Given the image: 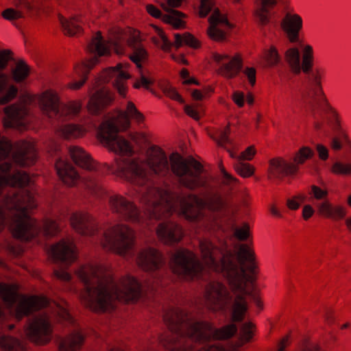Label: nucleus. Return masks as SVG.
<instances>
[{"instance_id": "6ab92c4d", "label": "nucleus", "mask_w": 351, "mask_h": 351, "mask_svg": "<svg viewBox=\"0 0 351 351\" xmlns=\"http://www.w3.org/2000/svg\"><path fill=\"white\" fill-rule=\"evenodd\" d=\"M165 3H162V7L168 14H163L159 9L155 7V19H160L163 22L171 25L174 29L185 27L184 19L186 15L183 12L173 10V8L181 6L184 0H164Z\"/></svg>"}, {"instance_id": "0e129e2a", "label": "nucleus", "mask_w": 351, "mask_h": 351, "mask_svg": "<svg viewBox=\"0 0 351 351\" xmlns=\"http://www.w3.org/2000/svg\"><path fill=\"white\" fill-rule=\"evenodd\" d=\"M167 202L169 206V208L170 210L174 209L173 204L171 202V199L172 198L171 195L167 192Z\"/></svg>"}, {"instance_id": "13d9d810", "label": "nucleus", "mask_w": 351, "mask_h": 351, "mask_svg": "<svg viewBox=\"0 0 351 351\" xmlns=\"http://www.w3.org/2000/svg\"><path fill=\"white\" fill-rule=\"evenodd\" d=\"M192 97L194 99L199 101L204 98V95L198 90H193L192 92Z\"/></svg>"}, {"instance_id": "6e6d98bb", "label": "nucleus", "mask_w": 351, "mask_h": 351, "mask_svg": "<svg viewBox=\"0 0 351 351\" xmlns=\"http://www.w3.org/2000/svg\"><path fill=\"white\" fill-rule=\"evenodd\" d=\"M278 73L282 81L289 82L291 80L292 75L289 71L280 70Z\"/></svg>"}, {"instance_id": "58836bf2", "label": "nucleus", "mask_w": 351, "mask_h": 351, "mask_svg": "<svg viewBox=\"0 0 351 351\" xmlns=\"http://www.w3.org/2000/svg\"><path fill=\"white\" fill-rule=\"evenodd\" d=\"M236 171L242 177L247 178L253 175L254 169L252 166L243 161L238 160L234 165Z\"/></svg>"}, {"instance_id": "79ce46f5", "label": "nucleus", "mask_w": 351, "mask_h": 351, "mask_svg": "<svg viewBox=\"0 0 351 351\" xmlns=\"http://www.w3.org/2000/svg\"><path fill=\"white\" fill-rule=\"evenodd\" d=\"M230 128L227 127L224 130L220 131L218 134V136H212L213 140L216 141L217 145L221 147L226 148V145L230 144L231 141L229 138Z\"/></svg>"}, {"instance_id": "6e6552de", "label": "nucleus", "mask_w": 351, "mask_h": 351, "mask_svg": "<svg viewBox=\"0 0 351 351\" xmlns=\"http://www.w3.org/2000/svg\"><path fill=\"white\" fill-rule=\"evenodd\" d=\"M126 46L133 51L130 55V60L141 69L147 54L141 45L140 32L138 30L131 28L126 30L115 29L110 32L108 40L103 38L99 32H97L87 46V50L93 57L75 66L74 73L77 76L81 77V79L69 83L67 88L74 90L81 88L86 82L90 71L99 63V58L109 56L112 48L116 53L123 54Z\"/></svg>"}, {"instance_id": "864d4df0", "label": "nucleus", "mask_w": 351, "mask_h": 351, "mask_svg": "<svg viewBox=\"0 0 351 351\" xmlns=\"http://www.w3.org/2000/svg\"><path fill=\"white\" fill-rule=\"evenodd\" d=\"M181 77L184 80L183 83L184 84H197L196 80L193 78H191L189 77V73L187 70L183 69L181 71Z\"/></svg>"}, {"instance_id": "5fc2aeb1", "label": "nucleus", "mask_w": 351, "mask_h": 351, "mask_svg": "<svg viewBox=\"0 0 351 351\" xmlns=\"http://www.w3.org/2000/svg\"><path fill=\"white\" fill-rule=\"evenodd\" d=\"M233 100L239 107H242L245 101L244 95L237 91L233 94Z\"/></svg>"}, {"instance_id": "c85d7f7f", "label": "nucleus", "mask_w": 351, "mask_h": 351, "mask_svg": "<svg viewBox=\"0 0 351 351\" xmlns=\"http://www.w3.org/2000/svg\"><path fill=\"white\" fill-rule=\"evenodd\" d=\"M84 340L85 336L81 331H73L60 341L59 351H80Z\"/></svg>"}, {"instance_id": "bf43d9fd", "label": "nucleus", "mask_w": 351, "mask_h": 351, "mask_svg": "<svg viewBox=\"0 0 351 351\" xmlns=\"http://www.w3.org/2000/svg\"><path fill=\"white\" fill-rule=\"evenodd\" d=\"M154 191H155V209H156L157 206L159 204V203L158 202V200L156 199V196L158 195H160V189L158 188H157L155 186ZM156 219H157V213H156V210H155V221Z\"/></svg>"}, {"instance_id": "f257e3e1", "label": "nucleus", "mask_w": 351, "mask_h": 351, "mask_svg": "<svg viewBox=\"0 0 351 351\" xmlns=\"http://www.w3.org/2000/svg\"><path fill=\"white\" fill-rule=\"evenodd\" d=\"M202 260L192 252L180 249L172 253L170 267L179 277L189 280H200L204 287V300L207 307L219 312L232 322L243 321L248 306L245 299L252 296L247 283L253 278L247 270L253 273L254 254L247 245H236L233 252L224 240L219 246L207 239L199 241Z\"/></svg>"}, {"instance_id": "37998d69", "label": "nucleus", "mask_w": 351, "mask_h": 351, "mask_svg": "<svg viewBox=\"0 0 351 351\" xmlns=\"http://www.w3.org/2000/svg\"><path fill=\"white\" fill-rule=\"evenodd\" d=\"M164 92L171 99L178 101L180 104L184 103V100L175 88L167 86L165 88Z\"/></svg>"}, {"instance_id": "a878e982", "label": "nucleus", "mask_w": 351, "mask_h": 351, "mask_svg": "<svg viewBox=\"0 0 351 351\" xmlns=\"http://www.w3.org/2000/svg\"><path fill=\"white\" fill-rule=\"evenodd\" d=\"M283 31L287 34L291 43L299 39V32L302 28V19L298 14L287 12L280 23Z\"/></svg>"}, {"instance_id": "7c9ffc66", "label": "nucleus", "mask_w": 351, "mask_h": 351, "mask_svg": "<svg viewBox=\"0 0 351 351\" xmlns=\"http://www.w3.org/2000/svg\"><path fill=\"white\" fill-rule=\"evenodd\" d=\"M136 262L144 271H152L154 268V249L152 247L142 249L138 255Z\"/></svg>"}, {"instance_id": "cd10ccee", "label": "nucleus", "mask_w": 351, "mask_h": 351, "mask_svg": "<svg viewBox=\"0 0 351 351\" xmlns=\"http://www.w3.org/2000/svg\"><path fill=\"white\" fill-rule=\"evenodd\" d=\"M277 4V0H255L256 9L254 15L260 26L267 25L271 20V9Z\"/></svg>"}, {"instance_id": "412c9836", "label": "nucleus", "mask_w": 351, "mask_h": 351, "mask_svg": "<svg viewBox=\"0 0 351 351\" xmlns=\"http://www.w3.org/2000/svg\"><path fill=\"white\" fill-rule=\"evenodd\" d=\"M70 221L73 228L79 234L92 236L98 231V224L95 219L88 213L77 211L73 213Z\"/></svg>"}, {"instance_id": "dca6fc26", "label": "nucleus", "mask_w": 351, "mask_h": 351, "mask_svg": "<svg viewBox=\"0 0 351 351\" xmlns=\"http://www.w3.org/2000/svg\"><path fill=\"white\" fill-rule=\"evenodd\" d=\"M314 152L311 149L308 147H302L294 157L295 164L288 162L280 158L271 160L269 169V179L281 180L287 176L296 173L298 170V165L303 164L306 160L311 158Z\"/></svg>"}, {"instance_id": "338daca9", "label": "nucleus", "mask_w": 351, "mask_h": 351, "mask_svg": "<svg viewBox=\"0 0 351 351\" xmlns=\"http://www.w3.org/2000/svg\"><path fill=\"white\" fill-rule=\"evenodd\" d=\"M147 11L150 14V16H154V5H148L147 6Z\"/></svg>"}, {"instance_id": "2f4dec72", "label": "nucleus", "mask_w": 351, "mask_h": 351, "mask_svg": "<svg viewBox=\"0 0 351 351\" xmlns=\"http://www.w3.org/2000/svg\"><path fill=\"white\" fill-rule=\"evenodd\" d=\"M227 228L233 234V236L239 241H246L250 236V227L248 224L245 223L241 227H239L232 217L228 219Z\"/></svg>"}, {"instance_id": "4468645a", "label": "nucleus", "mask_w": 351, "mask_h": 351, "mask_svg": "<svg viewBox=\"0 0 351 351\" xmlns=\"http://www.w3.org/2000/svg\"><path fill=\"white\" fill-rule=\"evenodd\" d=\"M309 201L313 204L319 215L333 220H340L346 215V208L339 204L334 205L328 199V190L322 183V186L313 184L308 192Z\"/></svg>"}, {"instance_id": "473e14b6", "label": "nucleus", "mask_w": 351, "mask_h": 351, "mask_svg": "<svg viewBox=\"0 0 351 351\" xmlns=\"http://www.w3.org/2000/svg\"><path fill=\"white\" fill-rule=\"evenodd\" d=\"M59 132L64 138L71 139L82 136L86 131L81 125L66 124L60 128Z\"/></svg>"}, {"instance_id": "e433bc0d", "label": "nucleus", "mask_w": 351, "mask_h": 351, "mask_svg": "<svg viewBox=\"0 0 351 351\" xmlns=\"http://www.w3.org/2000/svg\"><path fill=\"white\" fill-rule=\"evenodd\" d=\"M264 57L269 66H274L280 62V56L274 46H271L269 49L265 50Z\"/></svg>"}, {"instance_id": "0eeeda50", "label": "nucleus", "mask_w": 351, "mask_h": 351, "mask_svg": "<svg viewBox=\"0 0 351 351\" xmlns=\"http://www.w3.org/2000/svg\"><path fill=\"white\" fill-rule=\"evenodd\" d=\"M77 275L84 286L80 293L81 301L95 312L111 311L117 301L136 302L141 295L140 285L136 278L125 276L117 282L102 265H83L77 271Z\"/></svg>"}, {"instance_id": "4be33fe9", "label": "nucleus", "mask_w": 351, "mask_h": 351, "mask_svg": "<svg viewBox=\"0 0 351 351\" xmlns=\"http://www.w3.org/2000/svg\"><path fill=\"white\" fill-rule=\"evenodd\" d=\"M213 58L219 66L220 73L228 78H233L242 69V60L239 55L230 56L215 53Z\"/></svg>"}, {"instance_id": "9b49d317", "label": "nucleus", "mask_w": 351, "mask_h": 351, "mask_svg": "<svg viewBox=\"0 0 351 351\" xmlns=\"http://www.w3.org/2000/svg\"><path fill=\"white\" fill-rule=\"evenodd\" d=\"M69 153L75 165L90 171H93L85 178L86 189L95 197H103L106 193V189L102 184L101 177L98 173L99 167L96 162L82 147L78 146L70 147Z\"/></svg>"}, {"instance_id": "774afa93", "label": "nucleus", "mask_w": 351, "mask_h": 351, "mask_svg": "<svg viewBox=\"0 0 351 351\" xmlns=\"http://www.w3.org/2000/svg\"><path fill=\"white\" fill-rule=\"evenodd\" d=\"M346 224L349 231L351 232V217L346 219Z\"/></svg>"}, {"instance_id": "4d7b16f0", "label": "nucleus", "mask_w": 351, "mask_h": 351, "mask_svg": "<svg viewBox=\"0 0 351 351\" xmlns=\"http://www.w3.org/2000/svg\"><path fill=\"white\" fill-rule=\"evenodd\" d=\"M149 80L145 77V76H142L141 77V81L140 82H136L134 84V87L136 88H140L141 86H145V87H147V86L149 85Z\"/></svg>"}, {"instance_id": "8fccbe9b", "label": "nucleus", "mask_w": 351, "mask_h": 351, "mask_svg": "<svg viewBox=\"0 0 351 351\" xmlns=\"http://www.w3.org/2000/svg\"><path fill=\"white\" fill-rule=\"evenodd\" d=\"M316 150L317 152L319 158L322 160H326L328 158V149L323 145L317 144L316 145Z\"/></svg>"}, {"instance_id": "5701e85b", "label": "nucleus", "mask_w": 351, "mask_h": 351, "mask_svg": "<svg viewBox=\"0 0 351 351\" xmlns=\"http://www.w3.org/2000/svg\"><path fill=\"white\" fill-rule=\"evenodd\" d=\"M49 304L45 297L32 295L23 296L15 308V316L18 320L27 316L33 311L47 307Z\"/></svg>"}, {"instance_id": "1a4fd4ad", "label": "nucleus", "mask_w": 351, "mask_h": 351, "mask_svg": "<svg viewBox=\"0 0 351 351\" xmlns=\"http://www.w3.org/2000/svg\"><path fill=\"white\" fill-rule=\"evenodd\" d=\"M129 66L128 63H119L115 67H110L104 70L96 79L93 89L97 90L92 94L87 104L88 112L94 115L99 114L108 106L110 105L114 99L111 91L106 86H101L103 84L114 79L113 86L122 97H125L127 93L126 83L130 75L126 72Z\"/></svg>"}, {"instance_id": "603ef678", "label": "nucleus", "mask_w": 351, "mask_h": 351, "mask_svg": "<svg viewBox=\"0 0 351 351\" xmlns=\"http://www.w3.org/2000/svg\"><path fill=\"white\" fill-rule=\"evenodd\" d=\"M315 213L314 208L312 206L307 204L303 207L302 217L305 220L308 219Z\"/></svg>"}, {"instance_id": "a19ab883", "label": "nucleus", "mask_w": 351, "mask_h": 351, "mask_svg": "<svg viewBox=\"0 0 351 351\" xmlns=\"http://www.w3.org/2000/svg\"><path fill=\"white\" fill-rule=\"evenodd\" d=\"M2 17L8 21H15L24 17L23 12L14 8H7L1 13Z\"/></svg>"}, {"instance_id": "2eb2a0df", "label": "nucleus", "mask_w": 351, "mask_h": 351, "mask_svg": "<svg viewBox=\"0 0 351 351\" xmlns=\"http://www.w3.org/2000/svg\"><path fill=\"white\" fill-rule=\"evenodd\" d=\"M51 254L56 262L64 265V267L55 269L54 276L61 281L69 284L71 275L66 271L77 258L75 246L70 239H62L51 247Z\"/></svg>"}, {"instance_id": "f03ea898", "label": "nucleus", "mask_w": 351, "mask_h": 351, "mask_svg": "<svg viewBox=\"0 0 351 351\" xmlns=\"http://www.w3.org/2000/svg\"><path fill=\"white\" fill-rule=\"evenodd\" d=\"M11 60H0V105L13 100L18 94V88L9 84L7 74L2 73ZM12 160L0 163V195L9 187L8 194L3 198L0 207V231L5 221V210L11 212L10 229L14 237L21 241H29L40 234L53 237L59 232L56 220L46 219L42 223L31 217V212L37 204L34 194L23 187L31 182L29 176L23 171L14 170L13 163L19 167L30 166L36 160L34 145L25 141L16 143ZM12 145L8 138L0 137V161L9 158Z\"/></svg>"}, {"instance_id": "f3484780", "label": "nucleus", "mask_w": 351, "mask_h": 351, "mask_svg": "<svg viewBox=\"0 0 351 351\" xmlns=\"http://www.w3.org/2000/svg\"><path fill=\"white\" fill-rule=\"evenodd\" d=\"M109 209L118 219L128 222H140V210L136 204L127 197L114 194L108 199Z\"/></svg>"}, {"instance_id": "49530a36", "label": "nucleus", "mask_w": 351, "mask_h": 351, "mask_svg": "<svg viewBox=\"0 0 351 351\" xmlns=\"http://www.w3.org/2000/svg\"><path fill=\"white\" fill-rule=\"evenodd\" d=\"M56 312L58 316L62 320L69 321V322L71 321V319H72L71 316L65 308H64L60 305H56Z\"/></svg>"}, {"instance_id": "9d476101", "label": "nucleus", "mask_w": 351, "mask_h": 351, "mask_svg": "<svg viewBox=\"0 0 351 351\" xmlns=\"http://www.w3.org/2000/svg\"><path fill=\"white\" fill-rule=\"evenodd\" d=\"M101 245L104 250L121 256H131L135 245V233L128 225H112L104 230Z\"/></svg>"}, {"instance_id": "f704fd0d", "label": "nucleus", "mask_w": 351, "mask_h": 351, "mask_svg": "<svg viewBox=\"0 0 351 351\" xmlns=\"http://www.w3.org/2000/svg\"><path fill=\"white\" fill-rule=\"evenodd\" d=\"M0 296L7 303L13 304L17 298V287L14 285L0 282Z\"/></svg>"}, {"instance_id": "09e8293b", "label": "nucleus", "mask_w": 351, "mask_h": 351, "mask_svg": "<svg viewBox=\"0 0 351 351\" xmlns=\"http://www.w3.org/2000/svg\"><path fill=\"white\" fill-rule=\"evenodd\" d=\"M184 111L189 116L195 120H198L200 118L201 112L189 105L184 106Z\"/></svg>"}, {"instance_id": "20e7f679", "label": "nucleus", "mask_w": 351, "mask_h": 351, "mask_svg": "<svg viewBox=\"0 0 351 351\" xmlns=\"http://www.w3.org/2000/svg\"><path fill=\"white\" fill-rule=\"evenodd\" d=\"M155 176L173 173L181 185L190 190L203 188L206 191L199 197L193 193L177 196L180 212L188 221L208 231L223 232V218L226 214L224 203L219 194L210 190L206 178L202 176V166L193 160L188 162L178 153L168 159L165 153L155 145Z\"/></svg>"}, {"instance_id": "3c124183", "label": "nucleus", "mask_w": 351, "mask_h": 351, "mask_svg": "<svg viewBox=\"0 0 351 351\" xmlns=\"http://www.w3.org/2000/svg\"><path fill=\"white\" fill-rule=\"evenodd\" d=\"M298 198L300 199V201L297 199H288L287 200V206L290 209L296 210L299 208L300 202H304L306 197L304 195H300Z\"/></svg>"}, {"instance_id": "680f3d73", "label": "nucleus", "mask_w": 351, "mask_h": 351, "mask_svg": "<svg viewBox=\"0 0 351 351\" xmlns=\"http://www.w3.org/2000/svg\"><path fill=\"white\" fill-rule=\"evenodd\" d=\"M288 341H289L288 337H285L282 340V341L280 343V346L277 351H285V347H286V345H287Z\"/></svg>"}, {"instance_id": "39448f33", "label": "nucleus", "mask_w": 351, "mask_h": 351, "mask_svg": "<svg viewBox=\"0 0 351 351\" xmlns=\"http://www.w3.org/2000/svg\"><path fill=\"white\" fill-rule=\"evenodd\" d=\"M173 337L170 351H237L254 335L253 324L242 323L239 332L234 323L217 328L210 323L193 319L179 308H172L165 318Z\"/></svg>"}, {"instance_id": "b1692460", "label": "nucleus", "mask_w": 351, "mask_h": 351, "mask_svg": "<svg viewBox=\"0 0 351 351\" xmlns=\"http://www.w3.org/2000/svg\"><path fill=\"white\" fill-rule=\"evenodd\" d=\"M155 235L167 244L178 243L184 235L182 228L176 223L167 221L162 222L155 228Z\"/></svg>"}, {"instance_id": "c03bdc74", "label": "nucleus", "mask_w": 351, "mask_h": 351, "mask_svg": "<svg viewBox=\"0 0 351 351\" xmlns=\"http://www.w3.org/2000/svg\"><path fill=\"white\" fill-rule=\"evenodd\" d=\"M256 153L255 149L253 146L247 147L241 154L237 157L238 160H250Z\"/></svg>"}, {"instance_id": "c756f323", "label": "nucleus", "mask_w": 351, "mask_h": 351, "mask_svg": "<svg viewBox=\"0 0 351 351\" xmlns=\"http://www.w3.org/2000/svg\"><path fill=\"white\" fill-rule=\"evenodd\" d=\"M59 21L65 34L73 36L82 32L84 20L81 15L74 16L66 19L63 16H59Z\"/></svg>"}, {"instance_id": "423d86ee", "label": "nucleus", "mask_w": 351, "mask_h": 351, "mask_svg": "<svg viewBox=\"0 0 351 351\" xmlns=\"http://www.w3.org/2000/svg\"><path fill=\"white\" fill-rule=\"evenodd\" d=\"M285 60L293 73L298 75L302 71L305 74L299 90L300 95L298 98L293 95V99L300 101L309 111L315 120V128L317 130H322L324 122L326 121L334 133L330 137V146L335 151L340 150L343 144L348 141V135L342 128L339 114L329 104L323 91L319 70H312V47L306 45L304 47L302 61L300 51L296 47L286 51Z\"/></svg>"}, {"instance_id": "aec40b11", "label": "nucleus", "mask_w": 351, "mask_h": 351, "mask_svg": "<svg viewBox=\"0 0 351 351\" xmlns=\"http://www.w3.org/2000/svg\"><path fill=\"white\" fill-rule=\"evenodd\" d=\"M154 29L155 46L161 48L164 51H169L173 45L178 48L184 45L193 48H198L200 45L199 40L189 33L175 34V40L172 43L160 28L155 25Z\"/></svg>"}, {"instance_id": "c9c22d12", "label": "nucleus", "mask_w": 351, "mask_h": 351, "mask_svg": "<svg viewBox=\"0 0 351 351\" xmlns=\"http://www.w3.org/2000/svg\"><path fill=\"white\" fill-rule=\"evenodd\" d=\"M29 74V67L23 60H19L12 70V76L16 82L24 81Z\"/></svg>"}, {"instance_id": "f8f14e48", "label": "nucleus", "mask_w": 351, "mask_h": 351, "mask_svg": "<svg viewBox=\"0 0 351 351\" xmlns=\"http://www.w3.org/2000/svg\"><path fill=\"white\" fill-rule=\"evenodd\" d=\"M212 11L213 13L208 19V36L213 40L223 41L226 39L228 31L232 28V25L218 9L214 8L211 0H200L199 13L201 17L206 16Z\"/></svg>"}, {"instance_id": "72a5a7b5", "label": "nucleus", "mask_w": 351, "mask_h": 351, "mask_svg": "<svg viewBox=\"0 0 351 351\" xmlns=\"http://www.w3.org/2000/svg\"><path fill=\"white\" fill-rule=\"evenodd\" d=\"M0 346L4 351H26L21 341L10 336H2L0 338Z\"/></svg>"}, {"instance_id": "a211bd4d", "label": "nucleus", "mask_w": 351, "mask_h": 351, "mask_svg": "<svg viewBox=\"0 0 351 351\" xmlns=\"http://www.w3.org/2000/svg\"><path fill=\"white\" fill-rule=\"evenodd\" d=\"M29 339L36 344L44 345L50 341L52 328L47 315L36 316L29 321L25 329Z\"/></svg>"}, {"instance_id": "ddd939ff", "label": "nucleus", "mask_w": 351, "mask_h": 351, "mask_svg": "<svg viewBox=\"0 0 351 351\" xmlns=\"http://www.w3.org/2000/svg\"><path fill=\"white\" fill-rule=\"evenodd\" d=\"M40 105L43 112L49 118L71 119L77 115L82 108V103L80 101H71L60 107L57 93L51 89L42 94Z\"/></svg>"}, {"instance_id": "7ed1b4c3", "label": "nucleus", "mask_w": 351, "mask_h": 351, "mask_svg": "<svg viewBox=\"0 0 351 351\" xmlns=\"http://www.w3.org/2000/svg\"><path fill=\"white\" fill-rule=\"evenodd\" d=\"M143 119L134 104L128 101L125 111H119L101 123L98 138L110 151L119 156L112 165L106 164L108 170L138 186L140 200L147 206L151 218L154 213V145L145 134H134L132 139L144 156H134L135 152L131 143L117 134L130 127V119L141 123Z\"/></svg>"}, {"instance_id": "ea45409f", "label": "nucleus", "mask_w": 351, "mask_h": 351, "mask_svg": "<svg viewBox=\"0 0 351 351\" xmlns=\"http://www.w3.org/2000/svg\"><path fill=\"white\" fill-rule=\"evenodd\" d=\"M12 4L17 8H25L29 11L39 7L37 0H13Z\"/></svg>"}, {"instance_id": "e2e57ef3", "label": "nucleus", "mask_w": 351, "mask_h": 351, "mask_svg": "<svg viewBox=\"0 0 351 351\" xmlns=\"http://www.w3.org/2000/svg\"><path fill=\"white\" fill-rule=\"evenodd\" d=\"M271 213L276 216V217H282V215L281 213L278 210V209L276 208H275L274 206H271L269 209Z\"/></svg>"}, {"instance_id": "052dcab7", "label": "nucleus", "mask_w": 351, "mask_h": 351, "mask_svg": "<svg viewBox=\"0 0 351 351\" xmlns=\"http://www.w3.org/2000/svg\"><path fill=\"white\" fill-rule=\"evenodd\" d=\"M160 254L155 249V271L160 266Z\"/></svg>"}, {"instance_id": "de8ad7c7", "label": "nucleus", "mask_w": 351, "mask_h": 351, "mask_svg": "<svg viewBox=\"0 0 351 351\" xmlns=\"http://www.w3.org/2000/svg\"><path fill=\"white\" fill-rule=\"evenodd\" d=\"M244 74L247 77L249 83L254 86L256 83V70L252 67H247L244 71Z\"/></svg>"}, {"instance_id": "a18cd8bd", "label": "nucleus", "mask_w": 351, "mask_h": 351, "mask_svg": "<svg viewBox=\"0 0 351 351\" xmlns=\"http://www.w3.org/2000/svg\"><path fill=\"white\" fill-rule=\"evenodd\" d=\"M221 173L222 182L224 184L231 185L237 183V180L229 174L223 167H221Z\"/></svg>"}, {"instance_id": "69168bd1", "label": "nucleus", "mask_w": 351, "mask_h": 351, "mask_svg": "<svg viewBox=\"0 0 351 351\" xmlns=\"http://www.w3.org/2000/svg\"><path fill=\"white\" fill-rule=\"evenodd\" d=\"M311 171L312 173H313V174H319V170L316 165H311Z\"/></svg>"}, {"instance_id": "4c0bfd02", "label": "nucleus", "mask_w": 351, "mask_h": 351, "mask_svg": "<svg viewBox=\"0 0 351 351\" xmlns=\"http://www.w3.org/2000/svg\"><path fill=\"white\" fill-rule=\"evenodd\" d=\"M329 169L335 174H351V163L344 164L340 161H335L330 166Z\"/></svg>"}, {"instance_id": "393cba45", "label": "nucleus", "mask_w": 351, "mask_h": 351, "mask_svg": "<svg viewBox=\"0 0 351 351\" xmlns=\"http://www.w3.org/2000/svg\"><path fill=\"white\" fill-rule=\"evenodd\" d=\"M3 123L6 128H21L25 125L26 108L19 104H12L4 108Z\"/></svg>"}, {"instance_id": "bb28decb", "label": "nucleus", "mask_w": 351, "mask_h": 351, "mask_svg": "<svg viewBox=\"0 0 351 351\" xmlns=\"http://www.w3.org/2000/svg\"><path fill=\"white\" fill-rule=\"evenodd\" d=\"M57 173L64 183L68 186H73L79 178L75 168L69 161L60 158L55 165Z\"/></svg>"}]
</instances>
